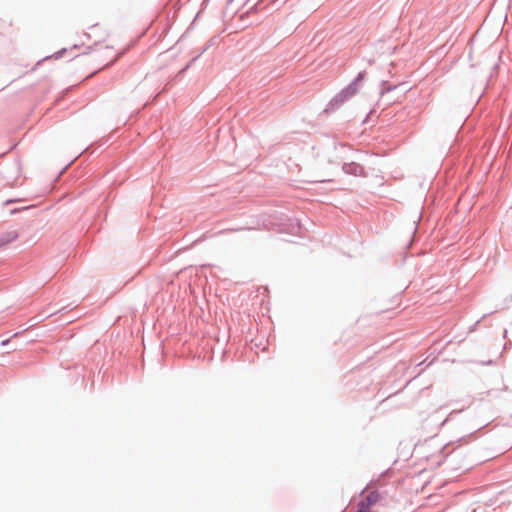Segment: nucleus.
Returning a JSON list of instances; mask_svg holds the SVG:
<instances>
[{
    "label": "nucleus",
    "mask_w": 512,
    "mask_h": 512,
    "mask_svg": "<svg viewBox=\"0 0 512 512\" xmlns=\"http://www.w3.org/2000/svg\"><path fill=\"white\" fill-rule=\"evenodd\" d=\"M353 98L343 87L338 93H336L330 101L327 103L326 107L323 109V115H330L337 111L345 102Z\"/></svg>",
    "instance_id": "f257e3e1"
},
{
    "label": "nucleus",
    "mask_w": 512,
    "mask_h": 512,
    "mask_svg": "<svg viewBox=\"0 0 512 512\" xmlns=\"http://www.w3.org/2000/svg\"><path fill=\"white\" fill-rule=\"evenodd\" d=\"M342 171L345 174L352 176H359L364 178L368 176V173L366 172L364 166L354 161L343 163Z\"/></svg>",
    "instance_id": "f03ea898"
},
{
    "label": "nucleus",
    "mask_w": 512,
    "mask_h": 512,
    "mask_svg": "<svg viewBox=\"0 0 512 512\" xmlns=\"http://www.w3.org/2000/svg\"><path fill=\"white\" fill-rule=\"evenodd\" d=\"M367 76V72L365 70L359 71L358 74L354 77V79L346 85L345 90L354 97L360 90L363 85V82Z\"/></svg>",
    "instance_id": "7ed1b4c3"
},
{
    "label": "nucleus",
    "mask_w": 512,
    "mask_h": 512,
    "mask_svg": "<svg viewBox=\"0 0 512 512\" xmlns=\"http://www.w3.org/2000/svg\"><path fill=\"white\" fill-rule=\"evenodd\" d=\"M380 498V493L378 491H374L370 493L364 500H362L361 503L365 505L366 508L370 509L372 506L379 502Z\"/></svg>",
    "instance_id": "20e7f679"
},
{
    "label": "nucleus",
    "mask_w": 512,
    "mask_h": 512,
    "mask_svg": "<svg viewBox=\"0 0 512 512\" xmlns=\"http://www.w3.org/2000/svg\"><path fill=\"white\" fill-rule=\"evenodd\" d=\"M397 87L398 85H394L386 80H382L380 82V97H383L385 94L394 91Z\"/></svg>",
    "instance_id": "39448f33"
},
{
    "label": "nucleus",
    "mask_w": 512,
    "mask_h": 512,
    "mask_svg": "<svg viewBox=\"0 0 512 512\" xmlns=\"http://www.w3.org/2000/svg\"><path fill=\"white\" fill-rule=\"evenodd\" d=\"M68 52L67 48H61L60 50L56 51L54 54L46 56L42 59V61L47 59H61L64 57V55ZM41 62V60L38 62V64Z\"/></svg>",
    "instance_id": "423d86ee"
},
{
    "label": "nucleus",
    "mask_w": 512,
    "mask_h": 512,
    "mask_svg": "<svg viewBox=\"0 0 512 512\" xmlns=\"http://www.w3.org/2000/svg\"><path fill=\"white\" fill-rule=\"evenodd\" d=\"M91 150V146H88L86 147L77 157H75L74 159H72L68 164H66L62 170L59 172V175H61L78 157H80L81 155L83 154H86L89 152V154H93L95 149L90 151Z\"/></svg>",
    "instance_id": "0eeeda50"
},
{
    "label": "nucleus",
    "mask_w": 512,
    "mask_h": 512,
    "mask_svg": "<svg viewBox=\"0 0 512 512\" xmlns=\"http://www.w3.org/2000/svg\"><path fill=\"white\" fill-rule=\"evenodd\" d=\"M17 238V233H13V236H1L0 237V248L4 247L5 245L11 243Z\"/></svg>",
    "instance_id": "6e6552de"
},
{
    "label": "nucleus",
    "mask_w": 512,
    "mask_h": 512,
    "mask_svg": "<svg viewBox=\"0 0 512 512\" xmlns=\"http://www.w3.org/2000/svg\"><path fill=\"white\" fill-rule=\"evenodd\" d=\"M216 39H217V36L212 37V38L208 41V43L203 47V49L201 50V52H200L197 56H195V57L192 59V61H195L197 58H199V57H200V55H201V54H203V53H204L205 51H207V50H208L212 45H214V43L216 42Z\"/></svg>",
    "instance_id": "1a4fd4ad"
},
{
    "label": "nucleus",
    "mask_w": 512,
    "mask_h": 512,
    "mask_svg": "<svg viewBox=\"0 0 512 512\" xmlns=\"http://www.w3.org/2000/svg\"><path fill=\"white\" fill-rule=\"evenodd\" d=\"M21 334H22V332H16V333H14L10 338H7V339L2 340V341L0 342V346H1V347H6V346H8V344L11 342L12 338H16V337H18V336H19V335H21Z\"/></svg>",
    "instance_id": "9d476101"
},
{
    "label": "nucleus",
    "mask_w": 512,
    "mask_h": 512,
    "mask_svg": "<svg viewBox=\"0 0 512 512\" xmlns=\"http://www.w3.org/2000/svg\"><path fill=\"white\" fill-rule=\"evenodd\" d=\"M476 433H477V430H476V431H474V432H471V433H470V434H468V435H465V436H462V437L458 438V439L456 440V442H457V443H459V444H461L462 442H463V443H467L468 439H469V438H471V437H473Z\"/></svg>",
    "instance_id": "9b49d317"
},
{
    "label": "nucleus",
    "mask_w": 512,
    "mask_h": 512,
    "mask_svg": "<svg viewBox=\"0 0 512 512\" xmlns=\"http://www.w3.org/2000/svg\"><path fill=\"white\" fill-rule=\"evenodd\" d=\"M375 113H376L375 108L370 109V111L368 112V114L366 115V117L363 119L362 124H366V123H368V122H369L370 117H371L372 115H374Z\"/></svg>",
    "instance_id": "f8f14e48"
},
{
    "label": "nucleus",
    "mask_w": 512,
    "mask_h": 512,
    "mask_svg": "<svg viewBox=\"0 0 512 512\" xmlns=\"http://www.w3.org/2000/svg\"><path fill=\"white\" fill-rule=\"evenodd\" d=\"M369 509L365 507L361 502L359 503L358 508L355 510V512H368Z\"/></svg>",
    "instance_id": "ddd939ff"
},
{
    "label": "nucleus",
    "mask_w": 512,
    "mask_h": 512,
    "mask_svg": "<svg viewBox=\"0 0 512 512\" xmlns=\"http://www.w3.org/2000/svg\"><path fill=\"white\" fill-rule=\"evenodd\" d=\"M338 147H340L342 149H345L347 146L345 144H342V143H335L334 144V148L337 149Z\"/></svg>",
    "instance_id": "4468645a"
},
{
    "label": "nucleus",
    "mask_w": 512,
    "mask_h": 512,
    "mask_svg": "<svg viewBox=\"0 0 512 512\" xmlns=\"http://www.w3.org/2000/svg\"><path fill=\"white\" fill-rule=\"evenodd\" d=\"M472 512H486V510L482 507H477V508L473 509Z\"/></svg>",
    "instance_id": "2eb2a0df"
},
{
    "label": "nucleus",
    "mask_w": 512,
    "mask_h": 512,
    "mask_svg": "<svg viewBox=\"0 0 512 512\" xmlns=\"http://www.w3.org/2000/svg\"><path fill=\"white\" fill-rule=\"evenodd\" d=\"M189 66H190V63H188L184 68H182V69L180 70V74L185 73V72H186V70L189 68Z\"/></svg>",
    "instance_id": "dca6fc26"
},
{
    "label": "nucleus",
    "mask_w": 512,
    "mask_h": 512,
    "mask_svg": "<svg viewBox=\"0 0 512 512\" xmlns=\"http://www.w3.org/2000/svg\"><path fill=\"white\" fill-rule=\"evenodd\" d=\"M448 421H449V417H447L446 419H444V420L441 422L440 426H441V427H442V426H444Z\"/></svg>",
    "instance_id": "f3484780"
},
{
    "label": "nucleus",
    "mask_w": 512,
    "mask_h": 512,
    "mask_svg": "<svg viewBox=\"0 0 512 512\" xmlns=\"http://www.w3.org/2000/svg\"><path fill=\"white\" fill-rule=\"evenodd\" d=\"M485 365H492L494 364V360H488L487 362L484 363Z\"/></svg>",
    "instance_id": "a211bd4d"
},
{
    "label": "nucleus",
    "mask_w": 512,
    "mask_h": 512,
    "mask_svg": "<svg viewBox=\"0 0 512 512\" xmlns=\"http://www.w3.org/2000/svg\"><path fill=\"white\" fill-rule=\"evenodd\" d=\"M91 50H92V47H91V46H88V47H87V51H86L84 54H88V53H90V51H91Z\"/></svg>",
    "instance_id": "6ab92c4d"
},
{
    "label": "nucleus",
    "mask_w": 512,
    "mask_h": 512,
    "mask_svg": "<svg viewBox=\"0 0 512 512\" xmlns=\"http://www.w3.org/2000/svg\"><path fill=\"white\" fill-rule=\"evenodd\" d=\"M291 221H295L297 226H300V221L298 219H292Z\"/></svg>",
    "instance_id": "aec40b11"
},
{
    "label": "nucleus",
    "mask_w": 512,
    "mask_h": 512,
    "mask_svg": "<svg viewBox=\"0 0 512 512\" xmlns=\"http://www.w3.org/2000/svg\"><path fill=\"white\" fill-rule=\"evenodd\" d=\"M77 48H79V45L74 44V45L71 47V50H73V49H77Z\"/></svg>",
    "instance_id": "412c9836"
},
{
    "label": "nucleus",
    "mask_w": 512,
    "mask_h": 512,
    "mask_svg": "<svg viewBox=\"0 0 512 512\" xmlns=\"http://www.w3.org/2000/svg\"><path fill=\"white\" fill-rule=\"evenodd\" d=\"M199 16V13L197 15H195V18H193V21H196V18H198Z\"/></svg>",
    "instance_id": "4be33fe9"
},
{
    "label": "nucleus",
    "mask_w": 512,
    "mask_h": 512,
    "mask_svg": "<svg viewBox=\"0 0 512 512\" xmlns=\"http://www.w3.org/2000/svg\"><path fill=\"white\" fill-rule=\"evenodd\" d=\"M199 16V13L197 15H195V18H193V21H196V18H198Z\"/></svg>",
    "instance_id": "5701e85b"
},
{
    "label": "nucleus",
    "mask_w": 512,
    "mask_h": 512,
    "mask_svg": "<svg viewBox=\"0 0 512 512\" xmlns=\"http://www.w3.org/2000/svg\"><path fill=\"white\" fill-rule=\"evenodd\" d=\"M30 207H23L21 210H28Z\"/></svg>",
    "instance_id": "b1692460"
},
{
    "label": "nucleus",
    "mask_w": 512,
    "mask_h": 512,
    "mask_svg": "<svg viewBox=\"0 0 512 512\" xmlns=\"http://www.w3.org/2000/svg\"><path fill=\"white\" fill-rule=\"evenodd\" d=\"M231 2H233V0H228V1H227V3H228V4H229V3H231Z\"/></svg>",
    "instance_id": "393cba45"
},
{
    "label": "nucleus",
    "mask_w": 512,
    "mask_h": 512,
    "mask_svg": "<svg viewBox=\"0 0 512 512\" xmlns=\"http://www.w3.org/2000/svg\"><path fill=\"white\" fill-rule=\"evenodd\" d=\"M206 1L208 2L209 0H206Z\"/></svg>",
    "instance_id": "a878e982"
}]
</instances>
